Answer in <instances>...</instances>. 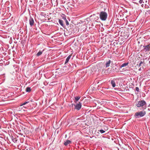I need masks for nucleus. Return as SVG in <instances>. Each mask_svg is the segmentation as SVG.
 I'll list each match as a JSON object with an SVG mask.
<instances>
[{
  "label": "nucleus",
  "mask_w": 150,
  "mask_h": 150,
  "mask_svg": "<svg viewBox=\"0 0 150 150\" xmlns=\"http://www.w3.org/2000/svg\"><path fill=\"white\" fill-rule=\"evenodd\" d=\"M136 105L137 108L144 110L146 108L147 104L144 100H140L137 102Z\"/></svg>",
  "instance_id": "obj_1"
},
{
  "label": "nucleus",
  "mask_w": 150,
  "mask_h": 150,
  "mask_svg": "<svg viewBox=\"0 0 150 150\" xmlns=\"http://www.w3.org/2000/svg\"><path fill=\"white\" fill-rule=\"evenodd\" d=\"M146 112L143 110L139 112H136L134 115V117L136 118H138L144 116L146 114Z\"/></svg>",
  "instance_id": "obj_2"
},
{
  "label": "nucleus",
  "mask_w": 150,
  "mask_h": 150,
  "mask_svg": "<svg viewBox=\"0 0 150 150\" xmlns=\"http://www.w3.org/2000/svg\"><path fill=\"white\" fill-rule=\"evenodd\" d=\"M107 13L104 11H102L100 13V19L102 20L105 21L106 20L107 17Z\"/></svg>",
  "instance_id": "obj_3"
},
{
  "label": "nucleus",
  "mask_w": 150,
  "mask_h": 150,
  "mask_svg": "<svg viewBox=\"0 0 150 150\" xmlns=\"http://www.w3.org/2000/svg\"><path fill=\"white\" fill-rule=\"evenodd\" d=\"M81 103L80 102H79L77 104L75 105V109H76V110H79L81 108Z\"/></svg>",
  "instance_id": "obj_4"
},
{
  "label": "nucleus",
  "mask_w": 150,
  "mask_h": 150,
  "mask_svg": "<svg viewBox=\"0 0 150 150\" xmlns=\"http://www.w3.org/2000/svg\"><path fill=\"white\" fill-rule=\"evenodd\" d=\"M29 21L30 25V26L32 27L34 25V21L33 18L32 17H30L29 19Z\"/></svg>",
  "instance_id": "obj_5"
},
{
  "label": "nucleus",
  "mask_w": 150,
  "mask_h": 150,
  "mask_svg": "<svg viewBox=\"0 0 150 150\" xmlns=\"http://www.w3.org/2000/svg\"><path fill=\"white\" fill-rule=\"evenodd\" d=\"M144 49L146 51H149L150 50V45H146L144 46Z\"/></svg>",
  "instance_id": "obj_6"
},
{
  "label": "nucleus",
  "mask_w": 150,
  "mask_h": 150,
  "mask_svg": "<svg viewBox=\"0 0 150 150\" xmlns=\"http://www.w3.org/2000/svg\"><path fill=\"white\" fill-rule=\"evenodd\" d=\"M59 24L63 27H64L65 25L63 24V22L62 20L59 19Z\"/></svg>",
  "instance_id": "obj_7"
},
{
  "label": "nucleus",
  "mask_w": 150,
  "mask_h": 150,
  "mask_svg": "<svg viewBox=\"0 0 150 150\" xmlns=\"http://www.w3.org/2000/svg\"><path fill=\"white\" fill-rule=\"evenodd\" d=\"M71 142V141H70L68 139H67L66 142H65L64 143V144L65 146H67L68 144H70Z\"/></svg>",
  "instance_id": "obj_8"
},
{
  "label": "nucleus",
  "mask_w": 150,
  "mask_h": 150,
  "mask_svg": "<svg viewBox=\"0 0 150 150\" xmlns=\"http://www.w3.org/2000/svg\"><path fill=\"white\" fill-rule=\"evenodd\" d=\"M71 55L70 54L69 55L67 58L65 64H66L68 62V61H69V60L70 59L71 57Z\"/></svg>",
  "instance_id": "obj_9"
},
{
  "label": "nucleus",
  "mask_w": 150,
  "mask_h": 150,
  "mask_svg": "<svg viewBox=\"0 0 150 150\" xmlns=\"http://www.w3.org/2000/svg\"><path fill=\"white\" fill-rule=\"evenodd\" d=\"M111 83L113 87H115L116 86L115 81L114 80H112L111 81Z\"/></svg>",
  "instance_id": "obj_10"
},
{
  "label": "nucleus",
  "mask_w": 150,
  "mask_h": 150,
  "mask_svg": "<svg viewBox=\"0 0 150 150\" xmlns=\"http://www.w3.org/2000/svg\"><path fill=\"white\" fill-rule=\"evenodd\" d=\"M129 64L128 62L122 64L120 67V68H121L122 67H124L127 66Z\"/></svg>",
  "instance_id": "obj_11"
},
{
  "label": "nucleus",
  "mask_w": 150,
  "mask_h": 150,
  "mask_svg": "<svg viewBox=\"0 0 150 150\" xmlns=\"http://www.w3.org/2000/svg\"><path fill=\"white\" fill-rule=\"evenodd\" d=\"M80 98L81 97L80 96H76L74 98L75 101H74V102L76 103L80 99Z\"/></svg>",
  "instance_id": "obj_12"
},
{
  "label": "nucleus",
  "mask_w": 150,
  "mask_h": 150,
  "mask_svg": "<svg viewBox=\"0 0 150 150\" xmlns=\"http://www.w3.org/2000/svg\"><path fill=\"white\" fill-rule=\"evenodd\" d=\"M110 62L111 61L110 60H109L108 62H107L105 64L106 67H108L110 66Z\"/></svg>",
  "instance_id": "obj_13"
},
{
  "label": "nucleus",
  "mask_w": 150,
  "mask_h": 150,
  "mask_svg": "<svg viewBox=\"0 0 150 150\" xmlns=\"http://www.w3.org/2000/svg\"><path fill=\"white\" fill-rule=\"evenodd\" d=\"M31 89L30 87H27L25 89V91L26 92H30L31 91Z\"/></svg>",
  "instance_id": "obj_14"
},
{
  "label": "nucleus",
  "mask_w": 150,
  "mask_h": 150,
  "mask_svg": "<svg viewBox=\"0 0 150 150\" xmlns=\"http://www.w3.org/2000/svg\"><path fill=\"white\" fill-rule=\"evenodd\" d=\"M107 129H104V130L103 129H100V130H98V131L100 132L101 134L104 133L105 132V131Z\"/></svg>",
  "instance_id": "obj_15"
},
{
  "label": "nucleus",
  "mask_w": 150,
  "mask_h": 150,
  "mask_svg": "<svg viewBox=\"0 0 150 150\" xmlns=\"http://www.w3.org/2000/svg\"><path fill=\"white\" fill-rule=\"evenodd\" d=\"M12 141L15 143L17 141V139L16 138H15L13 137H12Z\"/></svg>",
  "instance_id": "obj_16"
},
{
  "label": "nucleus",
  "mask_w": 150,
  "mask_h": 150,
  "mask_svg": "<svg viewBox=\"0 0 150 150\" xmlns=\"http://www.w3.org/2000/svg\"><path fill=\"white\" fill-rule=\"evenodd\" d=\"M42 54V52L41 51H39L37 54V56H39Z\"/></svg>",
  "instance_id": "obj_17"
},
{
  "label": "nucleus",
  "mask_w": 150,
  "mask_h": 150,
  "mask_svg": "<svg viewBox=\"0 0 150 150\" xmlns=\"http://www.w3.org/2000/svg\"><path fill=\"white\" fill-rule=\"evenodd\" d=\"M63 16H62V19L65 21L67 19L66 16L64 14H63Z\"/></svg>",
  "instance_id": "obj_18"
},
{
  "label": "nucleus",
  "mask_w": 150,
  "mask_h": 150,
  "mask_svg": "<svg viewBox=\"0 0 150 150\" xmlns=\"http://www.w3.org/2000/svg\"><path fill=\"white\" fill-rule=\"evenodd\" d=\"M29 103V101H25V102L24 103H23L22 104H21V106H22V105H24L28 103Z\"/></svg>",
  "instance_id": "obj_19"
},
{
  "label": "nucleus",
  "mask_w": 150,
  "mask_h": 150,
  "mask_svg": "<svg viewBox=\"0 0 150 150\" xmlns=\"http://www.w3.org/2000/svg\"><path fill=\"white\" fill-rule=\"evenodd\" d=\"M65 21L66 22V25L67 26L69 25V23L68 21H67V19H66V20H65Z\"/></svg>",
  "instance_id": "obj_20"
},
{
  "label": "nucleus",
  "mask_w": 150,
  "mask_h": 150,
  "mask_svg": "<svg viewBox=\"0 0 150 150\" xmlns=\"http://www.w3.org/2000/svg\"><path fill=\"white\" fill-rule=\"evenodd\" d=\"M137 92H139V89L138 87H136L135 88Z\"/></svg>",
  "instance_id": "obj_21"
},
{
  "label": "nucleus",
  "mask_w": 150,
  "mask_h": 150,
  "mask_svg": "<svg viewBox=\"0 0 150 150\" xmlns=\"http://www.w3.org/2000/svg\"><path fill=\"white\" fill-rule=\"evenodd\" d=\"M142 63H143V62H142V61H141V62H140V63H139V65H138L139 66V67H140V66H141V64H142Z\"/></svg>",
  "instance_id": "obj_22"
},
{
  "label": "nucleus",
  "mask_w": 150,
  "mask_h": 150,
  "mask_svg": "<svg viewBox=\"0 0 150 150\" xmlns=\"http://www.w3.org/2000/svg\"><path fill=\"white\" fill-rule=\"evenodd\" d=\"M139 2L140 4H142L143 2V0H140Z\"/></svg>",
  "instance_id": "obj_23"
},
{
  "label": "nucleus",
  "mask_w": 150,
  "mask_h": 150,
  "mask_svg": "<svg viewBox=\"0 0 150 150\" xmlns=\"http://www.w3.org/2000/svg\"><path fill=\"white\" fill-rule=\"evenodd\" d=\"M141 70V68H140L139 69V70Z\"/></svg>",
  "instance_id": "obj_24"
}]
</instances>
